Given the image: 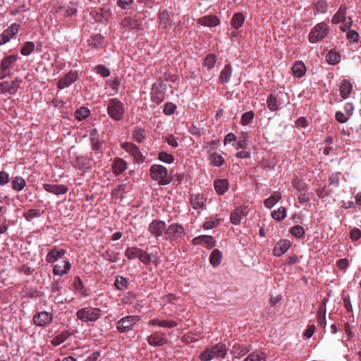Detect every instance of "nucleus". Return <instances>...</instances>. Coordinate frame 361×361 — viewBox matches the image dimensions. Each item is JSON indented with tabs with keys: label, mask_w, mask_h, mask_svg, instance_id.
<instances>
[{
	"label": "nucleus",
	"mask_w": 361,
	"mask_h": 361,
	"mask_svg": "<svg viewBox=\"0 0 361 361\" xmlns=\"http://www.w3.org/2000/svg\"><path fill=\"white\" fill-rule=\"evenodd\" d=\"M202 244L206 245L209 248L215 245V242L211 235H202Z\"/></svg>",
	"instance_id": "e2e57ef3"
},
{
	"label": "nucleus",
	"mask_w": 361,
	"mask_h": 361,
	"mask_svg": "<svg viewBox=\"0 0 361 361\" xmlns=\"http://www.w3.org/2000/svg\"><path fill=\"white\" fill-rule=\"evenodd\" d=\"M221 252L218 249H215L212 252L210 255L209 262L214 267H216L221 264Z\"/></svg>",
	"instance_id": "473e14b6"
},
{
	"label": "nucleus",
	"mask_w": 361,
	"mask_h": 361,
	"mask_svg": "<svg viewBox=\"0 0 361 361\" xmlns=\"http://www.w3.org/2000/svg\"><path fill=\"white\" fill-rule=\"evenodd\" d=\"M233 351L235 354L243 356L249 352V350L243 345H241L240 344H235L233 346Z\"/></svg>",
	"instance_id": "864d4df0"
},
{
	"label": "nucleus",
	"mask_w": 361,
	"mask_h": 361,
	"mask_svg": "<svg viewBox=\"0 0 361 361\" xmlns=\"http://www.w3.org/2000/svg\"><path fill=\"white\" fill-rule=\"evenodd\" d=\"M122 25L133 30L135 27V20L131 17H125L122 20Z\"/></svg>",
	"instance_id": "4d7b16f0"
},
{
	"label": "nucleus",
	"mask_w": 361,
	"mask_h": 361,
	"mask_svg": "<svg viewBox=\"0 0 361 361\" xmlns=\"http://www.w3.org/2000/svg\"><path fill=\"white\" fill-rule=\"evenodd\" d=\"M66 251L63 249L59 250L56 247H54L47 255L46 261L48 263H53L61 258Z\"/></svg>",
	"instance_id": "6ab92c4d"
},
{
	"label": "nucleus",
	"mask_w": 361,
	"mask_h": 361,
	"mask_svg": "<svg viewBox=\"0 0 361 361\" xmlns=\"http://www.w3.org/2000/svg\"><path fill=\"white\" fill-rule=\"evenodd\" d=\"M292 71L295 77L301 78L306 73V67L302 61H298L293 64Z\"/></svg>",
	"instance_id": "393cba45"
},
{
	"label": "nucleus",
	"mask_w": 361,
	"mask_h": 361,
	"mask_svg": "<svg viewBox=\"0 0 361 361\" xmlns=\"http://www.w3.org/2000/svg\"><path fill=\"white\" fill-rule=\"evenodd\" d=\"M11 184L13 190L20 191L25 188V181L22 177L17 176L12 180Z\"/></svg>",
	"instance_id": "a19ab883"
},
{
	"label": "nucleus",
	"mask_w": 361,
	"mask_h": 361,
	"mask_svg": "<svg viewBox=\"0 0 361 361\" xmlns=\"http://www.w3.org/2000/svg\"><path fill=\"white\" fill-rule=\"evenodd\" d=\"M77 317L83 322H95L101 316V310L99 308L86 307L80 309L76 313Z\"/></svg>",
	"instance_id": "39448f33"
},
{
	"label": "nucleus",
	"mask_w": 361,
	"mask_h": 361,
	"mask_svg": "<svg viewBox=\"0 0 361 361\" xmlns=\"http://www.w3.org/2000/svg\"><path fill=\"white\" fill-rule=\"evenodd\" d=\"M190 202L194 209H202L205 205L206 198L202 194H192Z\"/></svg>",
	"instance_id": "aec40b11"
},
{
	"label": "nucleus",
	"mask_w": 361,
	"mask_h": 361,
	"mask_svg": "<svg viewBox=\"0 0 361 361\" xmlns=\"http://www.w3.org/2000/svg\"><path fill=\"white\" fill-rule=\"evenodd\" d=\"M53 318V314L46 311H42L35 314L32 319L36 326L44 327L52 322Z\"/></svg>",
	"instance_id": "1a4fd4ad"
},
{
	"label": "nucleus",
	"mask_w": 361,
	"mask_h": 361,
	"mask_svg": "<svg viewBox=\"0 0 361 361\" xmlns=\"http://www.w3.org/2000/svg\"><path fill=\"white\" fill-rule=\"evenodd\" d=\"M21 82L22 80L18 78H16L12 81L8 82V93L10 94H15L17 92L18 88L20 87V85Z\"/></svg>",
	"instance_id": "e433bc0d"
},
{
	"label": "nucleus",
	"mask_w": 361,
	"mask_h": 361,
	"mask_svg": "<svg viewBox=\"0 0 361 361\" xmlns=\"http://www.w3.org/2000/svg\"><path fill=\"white\" fill-rule=\"evenodd\" d=\"M135 324V318L134 316H128L122 318L117 324V329L121 332H126L133 329Z\"/></svg>",
	"instance_id": "4468645a"
},
{
	"label": "nucleus",
	"mask_w": 361,
	"mask_h": 361,
	"mask_svg": "<svg viewBox=\"0 0 361 361\" xmlns=\"http://www.w3.org/2000/svg\"><path fill=\"white\" fill-rule=\"evenodd\" d=\"M166 85L162 82H158L153 85L151 92V97L153 102L159 104L166 97Z\"/></svg>",
	"instance_id": "0eeeda50"
},
{
	"label": "nucleus",
	"mask_w": 361,
	"mask_h": 361,
	"mask_svg": "<svg viewBox=\"0 0 361 361\" xmlns=\"http://www.w3.org/2000/svg\"><path fill=\"white\" fill-rule=\"evenodd\" d=\"M245 21V17L241 13H235L231 19V25L235 29L240 27Z\"/></svg>",
	"instance_id": "c9c22d12"
},
{
	"label": "nucleus",
	"mask_w": 361,
	"mask_h": 361,
	"mask_svg": "<svg viewBox=\"0 0 361 361\" xmlns=\"http://www.w3.org/2000/svg\"><path fill=\"white\" fill-rule=\"evenodd\" d=\"M340 175L341 173L339 172L332 173L329 178V183L335 187H338L340 184Z\"/></svg>",
	"instance_id": "bf43d9fd"
},
{
	"label": "nucleus",
	"mask_w": 361,
	"mask_h": 361,
	"mask_svg": "<svg viewBox=\"0 0 361 361\" xmlns=\"http://www.w3.org/2000/svg\"><path fill=\"white\" fill-rule=\"evenodd\" d=\"M353 90L352 83L347 79H343L340 85V94L343 99L348 98Z\"/></svg>",
	"instance_id": "412c9836"
},
{
	"label": "nucleus",
	"mask_w": 361,
	"mask_h": 361,
	"mask_svg": "<svg viewBox=\"0 0 361 361\" xmlns=\"http://www.w3.org/2000/svg\"><path fill=\"white\" fill-rule=\"evenodd\" d=\"M176 109V106L174 104L171 102H167L164 105L163 112L164 114L170 116L174 113Z\"/></svg>",
	"instance_id": "680f3d73"
},
{
	"label": "nucleus",
	"mask_w": 361,
	"mask_h": 361,
	"mask_svg": "<svg viewBox=\"0 0 361 361\" xmlns=\"http://www.w3.org/2000/svg\"><path fill=\"white\" fill-rule=\"evenodd\" d=\"M160 23L159 26L161 28L169 29L171 27L172 23L169 17V14L166 11H164L159 14Z\"/></svg>",
	"instance_id": "cd10ccee"
},
{
	"label": "nucleus",
	"mask_w": 361,
	"mask_h": 361,
	"mask_svg": "<svg viewBox=\"0 0 361 361\" xmlns=\"http://www.w3.org/2000/svg\"><path fill=\"white\" fill-rule=\"evenodd\" d=\"M43 188L48 192L53 193L54 195H63L66 194L68 188L65 185H54V184H44Z\"/></svg>",
	"instance_id": "f3484780"
},
{
	"label": "nucleus",
	"mask_w": 361,
	"mask_h": 361,
	"mask_svg": "<svg viewBox=\"0 0 361 361\" xmlns=\"http://www.w3.org/2000/svg\"><path fill=\"white\" fill-rule=\"evenodd\" d=\"M97 73L102 77H107L110 74L109 70L103 65H99L96 67Z\"/></svg>",
	"instance_id": "0e129e2a"
},
{
	"label": "nucleus",
	"mask_w": 361,
	"mask_h": 361,
	"mask_svg": "<svg viewBox=\"0 0 361 361\" xmlns=\"http://www.w3.org/2000/svg\"><path fill=\"white\" fill-rule=\"evenodd\" d=\"M96 133V130L94 129L90 132V141H91V146L92 149L94 151V152L91 153L92 157H95L96 159H100L102 156V142L94 137V135Z\"/></svg>",
	"instance_id": "ddd939ff"
},
{
	"label": "nucleus",
	"mask_w": 361,
	"mask_h": 361,
	"mask_svg": "<svg viewBox=\"0 0 361 361\" xmlns=\"http://www.w3.org/2000/svg\"><path fill=\"white\" fill-rule=\"evenodd\" d=\"M245 361H266L265 354L257 352L252 353L245 358Z\"/></svg>",
	"instance_id": "49530a36"
},
{
	"label": "nucleus",
	"mask_w": 361,
	"mask_h": 361,
	"mask_svg": "<svg viewBox=\"0 0 361 361\" xmlns=\"http://www.w3.org/2000/svg\"><path fill=\"white\" fill-rule=\"evenodd\" d=\"M227 354V348L224 343H219L212 348H206L201 353L200 357L202 361H209L212 359L226 357Z\"/></svg>",
	"instance_id": "f257e3e1"
},
{
	"label": "nucleus",
	"mask_w": 361,
	"mask_h": 361,
	"mask_svg": "<svg viewBox=\"0 0 361 361\" xmlns=\"http://www.w3.org/2000/svg\"><path fill=\"white\" fill-rule=\"evenodd\" d=\"M216 62V56L214 54H208L204 60L203 65L207 67L208 70L213 68Z\"/></svg>",
	"instance_id": "ea45409f"
},
{
	"label": "nucleus",
	"mask_w": 361,
	"mask_h": 361,
	"mask_svg": "<svg viewBox=\"0 0 361 361\" xmlns=\"http://www.w3.org/2000/svg\"><path fill=\"white\" fill-rule=\"evenodd\" d=\"M329 34V27L324 22L317 24L310 31L308 39L314 44L322 41Z\"/></svg>",
	"instance_id": "20e7f679"
},
{
	"label": "nucleus",
	"mask_w": 361,
	"mask_h": 361,
	"mask_svg": "<svg viewBox=\"0 0 361 361\" xmlns=\"http://www.w3.org/2000/svg\"><path fill=\"white\" fill-rule=\"evenodd\" d=\"M154 257L153 255L149 254L146 251H143L137 248V258H139L140 261L144 264H149Z\"/></svg>",
	"instance_id": "f704fd0d"
},
{
	"label": "nucleus",
	"mask_w": 361,
	"mask_h": 361,
	"mask_svg": "<svg viewBox=\"0 0 361 361\" xmlns=\"http://www.w3.org/2000/svg\"><path fill=\"white\" fill-rule=\"evenodd\" d=\"M290 247V242L287 239L279 241L273 249L274 256L280 257L283 255Z\"/></svg>",
	"instance_id": "a211bd4d"
},
{
	"label": "nucleus",
	"mask_w": 361,
	"mask_h": 361,
	"mask_svg": "<svg viewBox=\"0 0 361 361\" xmlns=\"http://www.w3.org/2000/svg\"><path fill=\"white\" fill-rule=\"evenodd\" d=\"M254 115V113L251 111L244 113L241 117V124L243 126L248 125L253 120Z\"/></svg>",
	"instance_id": "603ef678"
},
{
	"label": "nucleus",
	"mask_w": 361,
	"mask_h": 361,
	"mask_svg": "<svg viewBox=\"0 0 361 361\" xmlns=\"http://www.w3.org/2000/svg\"><path fill=\"white\" fill-rule=\"evenodd\" d=\"M158 158L160 161L167 164H171L174 161V157L171 154H168L165 152H159Z\"/></svg>",
	"instance_id": "3c124183"
},
{
	"label": "nucleus",
	"mask_w": 361,
	"mask_h": 361,
	"mask_svg": "<svg viewBox=\"0 0 361 361\" xmlns=\"http://www.w3.org/2000/svg\"><path fill=\"white\" fill-rule=\"evenodd\" d=\"M325 305H326L325 302L324 301L323 304L319 306V307L318 309V312H317V320H318L319 325L323 329H324L326 325V318H325V314H326Z\"/></svg>",
	"instance_id": "c756f323"
},
{
	"label": "nucleus",
	"mask_w": 361,
	"mask_h": 361,
	"mask_svg": "<svg viewBox=\"0 0 361 361\" xmlns=\"http://www.w3.org/2000/svg\"><path fill=\"white\" fill-rule=\"evenodd\" d=\"M335 118L340 123H345L348 121L349 117L347 115H345L343 112L338 111L336 112Z\"/></svg>",
	"instance_id": "69168bd1"
},
{
	"label": "nucleus",
	"mask_w": 361,
	"mask_h": 361,
	"mask_svg": "<svg viewBox=\"0 0 361 361\" xmlns=\"http://www.w3.org/2000/svg\"><path fill=\"white\" fill-rule=\"evenodd\" d=\"M352 24L353 20L350 17H348L342 22V25L340 26V29L343 32H346L352 26Z\"/></svg>",
	"instance_id": "338daca9"
},
{
	"label": "nucleus",
	"mask_w": 361,
	"mask_h": 361,
	"mask_svg": "<svg viewBox=\"0 0 361 361\" xmlns=\"http://www.w3.org/2000/svg\"><path fill=\"white\" fill-rule=\"evenodd\" d=\"M104 41V37L100 35H94L92 37L90 45L94 48L100 47Z\"/></svg>",
	"instance_id": "6e6d98bb"
},
{
	"label": "nucleus",
	"mask_w": 361,
	"mask_h": 361,
	"mask_svg": "<svg viewBox=\"0 0 361 361\" xmlns=\"http://www.w3.org/2000/svg\"><path fill=\"white\" fill-rule=\"evenodd\" d=\"M148 229L150 233L158 239L162 236L164 231L166 232V225L164 221L155 219L149 224Z\"/></svg>",
	"instance_id": "9d476101"
},
{
	"label": "nucleus",
	"mask_w": 361,
	"mask_h": 361,
	"mask_svg": "<svg viewBox=\"0 0 361 361\" xmlns=\"http://www.w3.org/2000/svg\"><path fill=\"white\" fill-rule=\"evenodd\" d=\"M107 112L111 118L116 121H119L122 119L123 116V105L117 99H111L109 101L107 105Z\"/></svg>",
	"instance_id": "423d86ee"
},
{
	"label": "nucleus",
	"mask_w": 361,
	"mask_h": 361,
	"mask_svg": "<svg viewBox=\"0 0 361 361\" xmlns=\"http://www.w3.org/2000/svg\"><path fill=\"white\" fill-rule=\"evenodd\" d=\"M340 58L341 55L336 51H333L332 50L330 51L326 56V61L329 64L332 65L338 63L340 61Z\"/></svg>",
	"instance_id": "c03bdc74"
},
{
	"label": "nucleus",
	"mask_w": 361,
	"mask_h": 361,
	"mask_svg": "<svg viewBox=\"0 0 361 361\" xmlns=\"http://www.w3.org/2000/svg\"><path fill=\"white\" fill-rule=\"evenodd\" d=\"M35 44L34 42H26L20 49V54L25 56H29L35 50Z\"/></svg>",
	"instance_id": "58836bf2"
},
{
	"label": "nucleus",
	"mask_w": 361,
	"mask_h": 361,
	"mask_svg": "<svg viewBox=\"0 0 361 361\" xmlns=\"http://www.w3.org/2000/svg\"><path fill=\"white\" fill-rule=\"evenodd\" d=\"M78 74L75 71H70L64 76L61 77L58 82L57 87L60 90H63L66 87H69L74 82L78 80Z\"/></svg>",
	"instance_id": "9b49d317"
},
{
	"label": "nucleus",
	"mask_w": 361,
	"mask_h": 361,
	"mask_svg": "<svg viewBox=\"0 0 361 361\" xmlns=\"http://www.w3.org/2000/svg\"><path fill=\"white\" fill-rule=\"evenodd\" d=\"M116 288L118 290H123L126 288L127 280L123 276H118L114 282Z\"/></svg>",
	"instance_id": "13d9d810"
},
{
	"label": "nucleus",
	"mask_w": 361,
	"mask_h": 361,
	"mask_svg": "<svg viewBox=\"0 0 361 361\" xmlns=\"http://www.w3.org/2000/svg\"><path fill=\"white\" fill-rule=\"evenodd\" d=\"M20 25L18 23H13L0 35V46L8 42L19 32Z\"/></svg>",
	"instance_id": "6e6552de"
},
{
	"label": "nucleus",
	"mask_w": 361,
	"mask_h": 361,
	"mask_svg": "<svg viewBox=\"0 0 361 361\" xmlns=\"http://www.w3.org/2000/svg\"><path fill=\"white\" fill-rule=\"evenodd\" d=\"M214 187L216 192L221 195L228 190L229 184L226 179H217L214 182Z\"/></svg>",
	"instance_id": "5701e85b"
},
{
	"label": "nucleus",
	"mask_w": 361,
	"mask_h": 361,
	"mask_svg": "<svg viewBox=\"0 0 361 361\" xmlns=\"http://www.w3.org/2000/svg\"><path fill=\"white\" fill-rule=\"evenodd\" d=\"M292 184L299 193L305 192L307 190L306 183L300 179L296 178L293 180Z\"/></svg>",
	"instance_id": "09e8293b"
},
{
	"label": "nucleus",
	"mask_w": 361,
	"mask_h": 361,
	"mask_svg": "<svg viewBox=\"0 0 361 361\" xmlns=\"http://www.w3.org/2000/svg\"><path fill=\"white\" fill-rule=\"evenodd\" d=\"M112 167L114 173L118 176L126 169V163L121 158H116L114 161Z\"/></svg>",
	"instance_id": "a878e982"
},
{
	"label": "nucleus",
	"mask_w": 361,
	"mask_h": 361,
	"mask_svg": "<svg viewBox=\"0 0 361 361\" xmlns=\"http://www.w3.org/2000/svg\"><path fill=\"white\" fill-rule=\"evenodd\" d=\"M327 9L328 5L324 0H319L314 5V11L317 13H325Z\"/></svg>",
	"instance_id": "de8ad7c7"
},
{
	"label": "nucleus",
	"mask_w": 361,
	"mask_h": 361,
	"mask_svg": "<svg viewBox=\"0 0 361 361\" xmlns=\"http://www.w3.org/2000/svg\"><path fill=\"white\" fill-rule=\"evenodd\" d=\"M75 114V118L79 121H82L89 116L90 111L85 107H81L80 109H77Z\"/></svg>",
	"instance_id": "8fccbe9b"
},
{
	"label": "nucleus",
	"mask_w": 361,
	"mask_h": 361,
	"mask_svg": "<svg viewBox=\"0 0 361 361\" xmlns=\"http://www.w3.org/2000/svg\"><path fill=\"white\" fill-rule=\"evenodd\" d=\"M247 215L246 207H239L231 212L230 215L231 223L233 225H238L241 221Z\"/></svg>",
	"instance_id": "f8f14e48"
},
{
	"label": "nucleus",
	"mask_w": 361,
	"mask_h": 361,
	"mask_svg": "<svg viewBox=\"0 0 361 361\" xmlns=\"http://www.w3.org/2000/svg\"><path fill=\"white\" fill-rule=\"evenodd\" d=\"M149 324L152 325H157L160 327L164 328H174L178 324L174 321H167V320H159V319H152L149 322Z\"/></svg>",
	"instance_id": "2f4dec72"
},
{
	"label": "nucleus",
	"mask_w": 361,
	"mask_h": 361,
	"mask_svg": "<svg viewBox=\"0 0 361 361\" xmlns=\"http://www.w3.org/2000/svg\"><path fill=\"white\" fill-rule=\"evenodd\" d=\"M9 174L5 171H1L0 172V185H6L9 182Z\"/></svg>",
	"instance_id": "774afa93"
},
{
	"label": "nucleus",
	"mask_w": 361,
	"mask_h": 361,
	"mask_svg": "<svg viewBox=\"0 0 361 361\" xmlns=\"http://www.w3.org/2000/svg\"><path fill=\"white\" fill-rule=\"evenodd\" d=\"M232 75V67L230 64H227L224 66L223 70L221 71L219 75V80L221 83L226 84L229 82Z\"/></svg>",
	"instance_id": "bb28decb"
},
{
	"label": "nucleus",
	"mask_w": 361,
	"mask_h": 361,
	"mask_svg": "<svg viewBox=\"0 0 361 361\" xmlns=\"http://www.w3.org/2000/svg\"><path fill=\"white\" fill-rule=\"evenodd\" d=\"M281 199V194L279 192H274L269 197L267 198L264 202V206L271 209Z\"/></svg>",
	"instance_id": "c85d7f7f"
},
{
	"label": "nucleus",
	"mask_w": 361,
	"mask_h": 361,
	"mask_svg": "<svg viewBox=\"0 0 361 361\" xmlns=\"http://www.w3.org/2000/svg\"><path fill=\"white\" fill-rule=\"evenodd\" d=\"M147 340L149 343L153 346H162L167 343L165 334L159 331L153 333Z\"/></svg>",
	"instance_id": "2eb2a0df"
},
{
	"label": "nucleus",
	"mask_w": 361,
	"mask_h": 361,
	"mask_svg": "<svg viewBox=\"0 0 361 361\" xmlns=\"http://www.w3.org/2000/svg\"><path fill=\"white\" fill-rule=\"evenodd\" d=\"M210 162L215 166H220L224 164V159L221 155L216 152H214L209 156Z\"/></svg>",
	"instance_id": "79ce46f5"
},
{
	"label": "nucleus",
	"mask_w": 361,
	"mask_h": 361,
	"mask_svg": "<svg viewBox=\"0 0 361 361\" xmlns=\"http://www.w3.org/2000/svg\"><path fill=\"white\" fill-rule=\"evenodd\" d=\"M18 59V56L16 54L6 56L1 60L0 66L4 70L11 71V68L13 66Z\"/></svg>",
	"instance_id": "4be33fe9"
},
{
	"label": "nucleus",
	"mask_w": 361,
	"mask_h": 361,
	"mask_svg": "<svg viewBox=\"0 0 361 361\" xmlns=\"http://www.w3.org/2000/svg\"><path fill=\"white\" fill-rule=\"evenodd\" d=\"M267 106L271 111H276L278 109L279 102L276 97L272 94H269L267 99Z\"/></svg>",
	"instance_id": "4c0bfd02"
},
{
	"label": "nucleus",
	"mask_w": 361,
	"mask_h": 361,
	"mask_svg": "<svg viewBox=\"0 0 361 361\" xmlns=\"http://www.w3.org/2000/svg\"><path fill=\"white\" fill-rule=\"evenodd\" d=\"M150 176L161 185H168L172 181V177L168 174L167 169L162 165H152L150 168Z\"/></svg>",
	"instance_id": "7ed1b4c3"
},
{
	"label": "nucleus",
	"mask_w": 361,
	"mask_h": 361,
	"mask_svg": "<svg viewBox=\"0 0 361 361\" xmlns=\"http://www.w3.org/2000/svg\"><path fill=\"white\" fill-rule=\"evenodd\" d=\"M346 37L349 42L354 43L358 41L359 35L356 31L350 30L347 32Z\"/></svg>",
	"instance_id": "052dcab7"
},
{
	"label": "nucleus",
	"mask_w": 361,
	"mask_h": 361,
	"mask_svg": "<svg viewBox=\"0 0 361 361\" xmlns=\"http://www.w3.org/2000/svg\"><path fill=\"white\" fill-rule=\"evenodd\" d=\"M220 20L216 16H206L199 19V23L204 26L213 27L219 24Z\"/></svg>",
	"instance_id": "b1692460"
},
{
	"label": "nucleus",
	"mask_w": 361,
	"mask_h": 361,
	"mask_svg": "<svg viewBox=\"0 0 361 361\" xmlns=\"http://www.w3.org/2000/svg\"><path fill=\"white\" fill-rule=\"evenodd\" d=\"M346 8L345 6H341L338 11L334 14V16L332 18V23L334 24H338L340 23H342L346 18Z\"/></svg>",
	"instance_id": "7c9ffc66"
},
{
	"label": "nucleus",
	"mask_w": 361,
	"mask_h": 361,
	"mask_svg": "<svg viewBox=\"0 0 361 361\" xmlns=\"http://www.w3.org/2000/svg\"><path fill=\"white\" fill-rule=\"evenodd\" d=\"M64 9L65 16L70 17L73 15H76L78 13L77 8L71 3L67 6L61 7V9Z\"/></svg>",
	"instance_id": "5fc2aeb1"
},
{
	"label": "nucleus",
	"mask_w": 361,
	"mask_h": 361,
	"mask_svg": "<svg viewBox=\"0 0 361 361\" xmlns=\"http://www.w3.org/2000/svg\"><path fill=\"white\" fill-rule=\"evenodd\" d=\"M71 264L68 260H64L54 266L53 274L55 276H63L69 271Z\"/></svg>",
	"instance_id": "dca6fc26"
},
{
	"label": "nucleus",
	"mask_w": 361,
	"mask_h": 361,
	"mask_svg": "<svg viewBox=\"0 0 361 361\" xmlns=\"http://www.w3.org/2000/svg\"><path fill=\"white\" fill-rule=\"evenodd\" d=\"M71 336V333L68 331H65L56 336L51 341V344L54 346H57L66 341Z\"/></svg>",
	"instance_id": "72a5a7b5"
},
{
	"label": "nucleus",
	"mask_w": 361,
	"mask_h": 361,
	"mask_svg": "<svg viewBox=\"0 0 361 361\" xmlns=\"http://www.w3.org/2000/svg\"><path fill=\"white\" fill-rule=\"evenodd\" d=\"M271 216L275 220L281 221L286 218V210L283 207H281L278 209L274 210Z\"/></svg>",
	"instance_id": "37998d69"
},
{
	"label": "nucleus",
	"mask_w": 361,
	"mask_h": 361,
	"mask_svg": "<svg viewBox=\"0 0 361 361\" xmlns=\"http://www.w3.org/2000/svg\"><path fill=\"white\" fill-rule=\"evenodd\" d=\"M186 235L184 227L179 224H172L166 228L165 239L170 243H179Z\"/></svg>",
	"instance_id": "f03ea898"
},
{
	"label": "nucleus",
	"mask_w": 361,
	"mask_h": 361,
	"mask_svg": "<svg viewBox=\"0 0 361 361\" xmlns=\"http://www.w3.org/2000/svg\"><path fill=\"white\" fill-rule=\"evenodd\" d=\"M290 233L295 238H301L305 235V229L300 225H295L290 228Z\"/></svg>",
	"instance_id": "a18cd8bd"
}]
</instances>
